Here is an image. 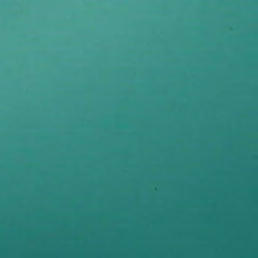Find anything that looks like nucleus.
Wrapping results in <instances>:
<instances>
[{
	"mask_svg": "<svg viewBox=\"0 0 258 258\" xmlns=\"http://www.w3.org/2000/svg\"><path fill=\"white\" fill-rule=\"evenodd\" d=\"M62 199L65 201H69L71 199V196L69 194H66L62 196Z\"/></svg>",
	"mask_w": 258,
	"mask_h": 258,
	"instance_id": "f257e3e1",
	"label": "nucleus"
}]
</instances>
